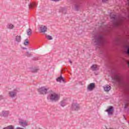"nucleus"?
Returning <instances> with one entry per match:
<instances>
[{
  "label": "nucleus",
  "mask_w": 129,
  "mask_h": 129,
  "mask_svg": "<svg viewBox=\"0 0 129 129\" xmlns=\"http://www.w3.org/2000/svg\"><path fill=\"white\" fill-rule=\"evenodd\" d=\"M47 99L51 100V101H58L60 99V95L55 92H51L47 96Z\"/></svg>",
  "instance_id": "f257e3e1"
},
{
  "label": "nucleus",
  "mask_w": 129,
  "mask_h": 129,
  "mask_svg": "<svg viewBox=\"0 0 129 129\" xmlns=\"http://www.w3.org/2000/svg\"><path fill=\"white\" fill-rule=\"evenodd\" d=\"M102 42V37L100 36L98 37H95L94 39L93 40L92 44L93 45H98L100 43Z\"/></svg>",
  "instance_id": "f03ea898"
},
{
  "label": "nucleus",
  "mask_w": 129,
  "mask_h": 129,
  "mask_svg": "<svg viewBox=\"0 0 129 129\" xmlns=\"http://www.w3.org/2000/svg\"><path fill=\"white\" fill-rule=\"evenodd\" d=\"M48 91V89L45 87H42L38 89V92L40 93V94H46Z\"/></svg>",
  "instance_id": "7ed1b4c3"
},
{
  "label": "nucleus",
  "mask_w": 129,
  "mask_h": 129,
  "mask_svg": "<svg viewBox=\"0 0 129 129\" xmlns=\"http://www.w3.org/2000/svg\"><path fill=\"white\" fill-rule=\"evenodd\" d=\"M72 108L73 109H75V110H78V109L80 108V106L77 103H73L72 105Z\"/></svg>",
  "instance_id": "20e7f679"
},
{
  "label": "nucleus",
  "mask_w": 129,
  "mask_h": 129,
  "mask_svg": "<svg viewBox=\"0 0 129 129\" xmlns=\"http://www.w3.org/2000/svg\"><path fill=\"white\" fill-rule=\"evenodd\" d=\"M95 88V85L94 84V83H91L89 85H88L87 89L90 91H92V90H93Z\"/></svg>",
  "instance_id": "39448f33"
},
{
  "label": "nucleus",
  "mask_w": 129,
  "mask_h": 129,
  "mask_svg": "<svg viewBox=\"0 0 129 129\" xmlns=\"http://www.w3.org/2000/svg\"><path fill=\"white\" fill-rule=\"evenodd\" d=\"M106 112H107L108 115H112L113 114V107H110L105 110Z\"/></svg>",
  "instance_id": "423d86ee"
},
{
  "label": "nucleus",
  "mask_w": 129,
  "mask_h": 129,
  "mask_svg": "<svg viewBox=\"0 0 129 129\" xmlns=\"http://www.w3.org/2000/svg\"><path fill=\"white\" fill-rule=\"evenodd\" d=\"M17 92L18 91H17V90H15L13 91L9 92V96H10V97H15V96L17 95Z\"/></svg>",
  "instance_id": "0eeeda50"
},
{
  "label": "nucleus",
  "mask_w": 129,
  "mask_h": 129,
  "mask_svg": "<svg viewBox=\"0 0 129 129\" xmlns=\"http://www.w3.org/2000/svg\"><path fill=\"white\" fill-rule=\"evenodd\" d=\"M19 124L22 125V126H27L28 125V122L26 120H20L19 121Z\"/></svg>",
  "instance_id": "6e6552de"
},
{
  "label": "nucleus",
  "mask_w": 129,
  "mask_h": 129,
  "mask_svg": "<svg viewBox=\"0 0 129 129\" xmlns=\"http://www.w3.org/2000/svg\"><path fill=\"white\" fill-rule=\"evenodd\" d=\"M103 89L105 92H109V91H110V89H111V87L107 85L103 87Z\"/></svg>",
  "instance_id": "1a4fd4ad"
},
{
  "label": "nucleus",
  "mask_w": 129,
  "mask_h": 129,
  "mask_svg": "<svg viewBox=\"0 0 129 129\" xmlns=\"http://www.w3.org/2000/svg\"><path fill=\"white\" fill-rule=\"evenodd\" d=\"M90 69L92 71H96L97 70H98L99 67L97 64H93L91 67Z\"/></svg>",
  "instance_id": "9d476101"
},
{
  "label": "nucleus",
  "mask_w": 129,
  "mask_h": 129,
  "mask_svg": "<svg viewBox=\"0 0 129 129\" xmlns=\"http://www.w3.org/2000/svg\"><path fill=\"white\" fill-rule=\"evenodd\" d=\"M114 26L117 27L121 24V21L120 20H114L113 22Z\"/></svg>",
  "instance_id": "9b49d317"
},
{
  "label": "nucleus",
  "mask_w": 129,
  "mask_h": 129,
  "mask_svg": "<svg viewBox=\"0 0 129 129\" xmlns=\"http://www.w3.org/2000/svg\"><path fill=\"white\" fill-rule=\"evenodd\" d=\"M15 39L17 43H20L22 40V36H21V35H17Z\"/></svg>",
  "instance_id": "f8f14e48"
},
{
  "label": "nucleus",
  "mask_w": 129,
  "mask_h": 129,
  "mask_svg": "<svg viewBox=\"0 0 129 129\" xmlns=\"http://www.w3.org/2000/svg\"><path fill=\"white\" fill-rule=\"evenodd\" d=\"M40 31L41 33H45V32H47V27L45 26H42L40 27Z\"/></svg>",
  "instance_id": "ddd939ff"
},
{
  "label": "nucleus",
  "mask_w": 129,
  "mask_h": 129,
  "mask_svg": "<svg viewBox=\"0 0 129 129\" xmlns=\"http://www.w3.org/2000/svg\"><path fill=\"white\" fill-rule=\"evenodd\" d=\"M114 80H116L119 83H120L121 82V78L119 76H116L114 78Z\"/></svg>",
  "instance_id": "4468645a"
},
{
  "label": "nucleus",
  "mask_w": 129,
  "mask_h": 129,
  "mask_svg": "<svg viewBox=\"0 0 129 129\" xmlns=\"http://www.w3.org/2000/svg\"><path fill=\"white\" fill-rule=\"evenodd\" d=\"M56 81H57V82H61V81H62V82H65V80L64 79V78L60 76L56 79Z\"/></svg>",
  "instance_id": "2eb2a0df"
},
{
  "label": "nucleus",
  "mask_w": 129,
  "mask_h": 129,
  "mask_svg": "<svg viewBox=\"0 0 129 129\" xmlns=\"http://www.w3.org/2000/svg\"><path fill=\"white\" fill-rule=\"evenodd\" d=\"M9 113L7 111H2L0 113L1 116H8Z\"/></svg>",
  "instance_id": "dca6fc26"
},
{
  "label": "nucleus",
  "mask_w": 129,
  "mask_h": 129,
  "mask_svg": "<svg viewBox=\"0 0 129 129\" xmlns=\"http://www.w3.org/2000/svg\"><path fill=\"white\" fill-rule=\"evenodd\" d=\"M80 8V6L79 5V4H77L75 5V10L76 11H79Z\"/></svg>",
  "instance_id": "f3484780"
},
{
  "label": "nucleus",
  "mask_w": 129,
  "mask_h": 129,
  "mask_svg": "<svg viewBox=\"0 0 129 129\" xmlns=\"http://www.w3.org/2000/svg\"><path fill=\"white\" fill-rule=\"evenodd\" d=\"M27 34L28 36H30V35H32V30L31 29H28L27 30Z\"/></svg>",
  "instance_id": "a211bd4d"
},
{
  "label": "nucleus",
  "mask_w": 129,
  "mask_h": 129,
  "mask_svg": "<svg viewBox=\"0 0 129 129\" xmlns=\"http://www.w3.org/2000/svg\"><path fill=\"white\" fill-rule=\"evenodd\" d=\"M14 27H15V26L12 24H9L8 25L9 29H14Z\"/></svg>",
  "instance_id": "6ab92c4d"
},
{
  "label": "nucleus",
  "mask_w": 129,
  "mask_h": 129,
  "mask_svg": "<svg viewBox=\"0 0 129 129\" xmlns=\"http://www.w3.org/2000/svg\"><path fill=\"white\" fill-rule=\"evenodd\" d=\"M24 44L25 46H27L29 44V39H25Z\"/></svg>",
  "instance_id": "aec40b11"
},
{
  "label": "nucleus",
  "mask_w": 129,
  "mask_h": 129,
  "mask_svg": "<svg viewBox=\"0 0 129 129\" xmlns=\"http://www.w3.org/2000/svg\"><path fill=\"white\" fill-rule=\"evenodd\" d=\"M34 7H36V4L35 3L29 5V8H34Z\"/></svg>",
  "instance_id": "412c9836"
},
{
  "label": "nucleus",
  "mask_w": 129,
  "mask_h": 129,
  "mask_svg": "<svg viewBox=\"0 0 129 129\" xmlns=\"http://www.w3.org/2000/svg\"><path fill=\"white\" fill-rule=\"evenodd\" d=\"M46 38L47 40H52L53 38H52V36H47Z\"/></svg>",
  "instance_id": "4be33fe9"
},
{
  "label": "nucleus",
  "mask_w": 129,
  "mask_h": 129,
  "mask_svg": "<svg viewBox=\"0 0 129 129\" xmlns=\"http://www.w3.org/2000/svg\"><path fill=\"white\" fill-rule=\"evenodd\" d=\"M8 129H14V126H10L9 127H8Z\"/></svg>",
  "instance_id": "5701e85b"
},
{
  "label": "nucleus",
  "mask_w": 129,
  "mask_h": 129,
  "mask_svg": "<svg viewBox=\"0 0 129 129\" xmlns=\"http://www.w3.org/2000/svg\"><path fill=\"white\" fill-rule=\"evenodd\" d=\"M4 98V97H3V96L0 95V100H2V99H3Z\"/></svg>",
  "instance_id": "b1692460"
},
{
  "label": "nucleus",
  "mask_w": 129,
  "mask_h": 129,
  "mask_svg": "<svg viewBox=\"0 0 129 129\" xmlns=\"http://www.w3.org/2000/svg\"><path fill=\"white\" fill-rule=\"evenodd\" d=\"M53 2H59L60 0H52Z\"/></svg>",
  "instance_id": "393cba45"
},
{
  "label": "nucleus",
  "mask_w": 129,
  "mask_h": 129,
  "mask_svg": "<svg viewBox=\"0 0 129 129\" xmlns=\"http://www.w3.org/2000/svg\"><path fill=\"white\" fill-rule=\"evenodd\" d=\"M106 1H107V0H102V2H106Z\"/></svg>",
  "instance_id": "a878e982"
},
{
  "label": "nucleus",
  "mask_w": 129,
  "mask_h": 129,
  "mask_svg": "<svg viewBox=\"0 0 129 129\" xmlns=\"http://www.w3.org/2000/svg\"><path fill=\"white\" fill-rule=\"evenodd\" d=\"M4 129H8V127H5Z\"/></svg>",
  "instance_id": "bb28decb"
}]
</instances>
